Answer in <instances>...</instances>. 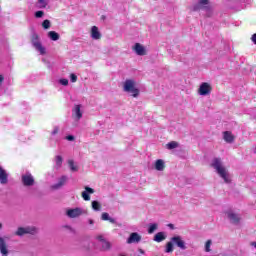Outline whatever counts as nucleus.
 <instances>
[{"label":"nucleus","mask_w":256,"mask_h":256,"mask_svg":"<svg viewBox=\"0 0 256 256\" xmlns=\"http://www.w3.org/2000/svg\"><path fill=\"white\" fill-rule=\"evenodd\" d=\"M210 166L213 167L215 173H217L224 183H231V174L229 173V170H227V167H225V164H223V160H221V158L212 159Z\"/></svg>","instance_id":"f257e3e1"},{"label":"nucleus","mask_w":256,"mask_h":256,"mask_svg":"<svg viewBox=\"0 0 256 256\" xmlns=\"http://www.w3.org/2000/svg\"><path fill=\"white\" fill-rule=\"evenodd\" d=\"M122 89L124 93H128L131 97H139L140 90L135 79H126L122 84Z\"/></svg>","instance_id":"f03ea898"},{"label":"nucleus","mask_w":256,"mask_h":256,"mask_svg":"<svg viewBox=\"0 0 256 256\" xmlns=\"http://www.w3.org/2000/svg\"><path fill=\"white\" fill-rule=\"evenodd\" d=\"M38 229L35 226L18 227L14 235L23 237V235H37Z\"/></svg>","instance_id":"7ed1b4c3"},{"label":"nucleus","mask_w":256,"mask_h":256,"mask_svg":"<svg viewBox=\"0 0 256 256\" xmlns=\"http://www.w3.org/2000/svg\"><path fill=\"white\" fill-rule=\"evenodd\" d=\"M66 215L70 219H77V217H81V215H87V210L79 207L72 208L66 211Z\"/></svg>","instance_id":"20e7f679"},{"label":"nucleus","mask_w":256,"mask_h":256,"mask_svg":"<svg viewBox=\"0 0 256 256\" xmlns=\"http://www.w3.org/2000/svg\"><path fill=\"white\" fill-rule=\"evenodd\" d=\"M32 45L36 49V51L40 52V55H45L46 49L43 44H41V41L39 40V36L37 34H34L32 36Z\"/></svg>","instance_id":"39448f33"},{"label":"nucleus","mask_w":256,"mask_h":256,"mask_svg":"<svg viewBox=\"0 0 256 256\" xmlns=\"http://www.w3.org/2000/svg\"><path fill=\"white\" fill-rule=\"evenodd\" d=\"M212 90L213 88L211 87V84L203 82L198 89V95L206 97L207 95H211Z\"/></svg>","instance_id":"423d86ee"},{"label":"nucleus","mask_w":256,"mask_h":256,"mask_svg":"<svg viewBox=\"0 0 256 256\" xmlns=\"http://www.w3.org/2000/svg\"><path fill=\"white\" fill-rule=\"evenodd\" d=\"M22 183L25 187H33L35 185V178L31 173H26L22 175Z\"/></svg>","instance_id":"0eeeda50"},{"label":"nucleus","mask_w":256,"mask_h":256,"mask_svg":"<svg viewBox=\"0 0 256 256\" xmlns=\"http://www.w3.org/2000/svg\"><path fill=\"white\" fill-rule=\"evenodd\" d=\"M226 217L231 221L234 225H237L239 221H241V217L238 214L233 212V210H228L225 212Z\"/></svg>","instance_id":"6e6552de"},{"label":"nucleus","mask_w":256,"mask_h":256,"mask_svg":"<svg viewBox=\"0 0 256 256\" xmlns=\"http://www.w3.org/2000/svg\"><path fill=\"white\" fill-rule=\"evenodd\" d=\"M134 53H136V55H139L140 57H143L144 55H147V50L145 49V46H143L140 43H136L133 47H132Z\"/></svg>","instance_id":"1a4fd4ad"},{"label":"nucleus","mask_w":256,"mask_h":256,"mask_svg":"<svg viewBox=\"0 0 256 256\" xmlns=\"http://www.w3.org/2000/svg\"><path fill=\"white\" fill-rule=\"evenodd\" d=\"M9 183V173L0 166V184L7 185Z\"/></svg>","instance_id":"9d476101"},{"label":"nucleus","mask_w":256,"mask_h":256,"mask_svg":"<svg viewBox=\"0 0 256 256\" xmlns=\"http://www.w3.org/2000/svg\"><path fill=\"white\" fill-rule=\"evenodd\" d=\"M72 117L76 121H79L83 117V112L81 111V105H75L72 109Z\"/></svg>","instance_id":"9b49d317"},{"label":"nucleus","mask_w":256,"mask_h":256,"mask_svg":"<svg viewBox=\"0 0 256 256\" xmlns=\"http://www.w3.org/2000/svg\"><path fill=\"white\" fill-rule=\"evenodd\" d=\"M172 243H174V245H177V247H179V249L185 250L187 249V246H185V241H183V239H181V236H174L171 238Z\"/></svg>","instance_id":"f8f14e48"},{"label":"nucleus","mask_w":256,"mask_h":256,"mask_svg":"<svg viewBox=\"0 0 256 256\" xmlns=\"http://www.w3.org/2000/svg\"><path fill=\"white\" fill-rule=\"evenodd\" d=\"M85 191L82 192V198L84 199V201H91V196L89 195H93V193H95V190L89 186H85Z\"/></svg>","instance_id":"ddd939ff"},{"label":"nucleus","mask_w":256,"mask_h":256,"mask_svg":"<svg viewBox=\"0 0 256 256\" xmlns=\"http://www.w3.org/2000/svg\"><path fill=\"white\" fill-rule=\"evenodd\" d=\"M90 37L91 39H94V41H99V39H101V32L99 31V28L97 26H92L90 31Z\"/></svg>","instance_id":"4468645a"},{"label":"nucleus","mask_w":256,"mask_h":256,"mask_svg":"<svg viewBox=\"0 0 256 256\" xmlns=\"http://www.w3.org/2000/svg\"><path fill=\"white\" fill-rule=\"evenodd\" d=\"M208 7L209 0H199V2L193 6V11H199V9H207Z\"/></svg>","instance_id":"2eb2a0df"},{"label":"nucleus","mask_w":256,"mask_h":256,"mask_svg":"<svg viewBox=\"0 0 256 256\" xmlns=\"http://www.w3.org/2000/svg\"><path fill=\"white\" fill-rule=\"evenodd\" d=\"M141 241V235L137 232H133L130 234L129 238L127 239V243L131 245L132 243H139Z\"/></svg>","instance_id":"dca6fc26"},{"label":"nucleus","mask_w":256,"mask_h":256,"mask_svg":"<svg viewBox=\"0 0 256 256\" xmlns=\"http://www.w3.org/2000/svg\"><path fill=\"white\" fill-rule=\"evenodd\" d=\"M0 253L2 256H7L9 254V250H7V243L3 237H0Z\"/></svg>","instance_id":"f3484780"},{"label":"nucleus","mask_w":256,"mask_h":256,"mask_svg":"<svg viewBox=\"0 0 256 256\" xmlns=\"http://www.w3.org/2000/svg\"><path fill=\"white\" fill-rule=\"evenodd\" d=\"M65 183H67V176H61L58 180V183L52 185L51 189H55V190L61 189V187H63Z\"/></svg>","instance_id":"a211bd4d"},{"label":"nucleus","mask_w":256,"mask_h":256,"mask_svg":"<svg viewBox=\"0 0 256 256\" xmlns=\"http://www.w3.org/2000/svg\"><path fill=\"white\" fill-rule=\"evenodd\" d=\"M154 168L156 171H165V161L163 159H158L154 163Z\"/></svg>","instance_id":"6ab92c4d"},{"label":"nucleus","mask_w":256,"mask_h":256,"mask_svg":"<svg viewBox=\"0 0 256 256\" xmlns=\"http://www.w3.org/2000/svg\"><path fill=\"white\" fill-rule=\"evenodd\" d=\"M223 139L226 143H233L235 141V136L230 131H225L223 133Z\"/></svg>","instance_id":"aec40b11"},{"label":"nucleus","mask_w":256,"mask_h":256,"mask_svg":"<svg viewBox=\"0 0 256 256\" xmlns=\"http://www.w3.org/2000/svg\"><path fill=\"white\" fill-rule=\"evenodd\" d=\"M165 239H167V236L165 235L164 232H158L154 236V241H156V243H161V241H165Z\"/></svg>","instance_id":"412c9836"},{"label":"nucleus","mask_w":256,"mask_h":256,"mask_svg":"<svg viewBox=\"0 0 256 256\" xmlns=\"http://www.w3.org/2000/svg\"><path fill=\"white\" fill-rule=\"evenodd\" d=\"M68 165H69L70 170L73 173H77V171H79V166L77 164H75V161H73L71 159L68 160Z\"/></svg>","instance_id":"4be33fe9"},{"label":"nucleus","mask_w":256,"mask_h":256,"mask_svg":"<svg viewBox=\"0 0 256 256\" xmlns=\"http://www.w3.org/2000/svg\"><path fill=\"white\" fill-rule=\"evenodd\" d=\"M48 37L51 39V41H59V33L55 31L48 32Z\"/></svg>","instance_id":"5701e85b"},{"label":"nucleus","mask_w":256,"mask_h":256,"mask_svg":"<svg viewBox=\"0 0 256 256\" xmlns=\"http://www.w3.org/2000/svg\"><path fill=\"white\" fill-rule=\"evenodd\" d=\"M101 219H102V221H109L110 223H115V219L111 218L109 216V213H107V212L102 213Z\"/></svg>","instance_id":"b1692460"},{"label":"nucleus","mask_w":256,"mask_h":256,"mask_svg":"<svg viewBox=\"0 0 256 256\" xmlns=\"http://www.w3.org/2000/svg\"><path fill=\"white\" fill-rule=\"evenodd\" d=\"M49 5V0H38L39 9H45Z\"/></svg>","instance_id":"393cba45"},{"label":"nucleus","mask_w":256,"mask_h":256,"mask_svg":"<svg viewBox=\"0 0 256 256\" xmlns=\"http://www.w3.org/2000/svg\"><path fill=\"white\" fill-rule=\"evenodd\" d=\"M102 245V251H109V249H111V243L107 240H104L103 243H101Z\"/></svg>","instance_id":"a878e982"},{"label":"nucleus","mask_w":256,"mask_h":256,"mask_svg":"<svg viewBox=\"0 0 256 256\" xmlns=\"http://www.w3.org/2000/svg\"><path fill=\"white\" fill-rule=\"evenodd\" d=\"M57 133H59V127L56 126L53 128V130L50 133V141H55V135H57Z\"/></svg>","instance_id":"bb28decb"},{"label":"nucleus","mask_w":256,"mask_h":256,"mask_svg":"<svg viewBox=\"0 0 256 256\" xmlns=\"http://www.w3.org/2000/svg\"><path fill=\"white\" fill-rule=\"evenodd\" d=\"M92 209L93 211H101V203L96 200L92 201Z\"/></svg>","instance_id":"cd10ccee"},{"label":"nucleus","mask_w":256,"mask_h":256,"mask_svg":"<svg viewBox=\"0 0 256 256\" xmlns=\"http://www.w3.org/2000/svg\"><path fill=\"white\" fill-rule=\"evenodd\" d=\"M157 227H158L157 223L150 224L148 227V233L150 235L155 233V231H157Z\"/></svg>","instance_id":"c85d7f7f"},{"label":"nucleus","mask_w":256,"mask_h":256,"mask_svg":"<svg viewBox=\"0 0 256 256\" xmlns=\"http://www.w3.org/2000/svg\"><path fill=\"white\" fill-rule=\"evenodd\" d=\"M167 149L171 150V149H177V147H179V143H177L176 141H172L168 144H166Z\"/></svg>","instance_id":"c756f323"},{"label":"nucleus","mask_w":256,"mask_h":256,"mask_svg":"<svg viewBox=\"0 0 256 256\" xmlns=\"http://www.w3.org/2000/svg\"><path fill=\"white\" fill-rule=\"evenodd\" d=\"M211 245H213V241L207 240L205 243V252L211 253Z\"/></svg>","instance_id":"7c9ffc66"},{"label":"nucleus","mask_w":256,"mask_h":256,"mask_svg":"<svg viewBox=\"0 0 256 256\" xmlns=\"http://www.w3.org/2000/svg\"><path fill=\"white\" fill-rule=\"evenodd\" d=\"M166 253H173V241L166 244Z\"/></svg>","instance_id":"2f4dec72"},{"label":"nucleus","mask_w":256,"mask_h":256,"mask_svg":"<svg viewBox=\"0 0 256 256\" xmlns=\"http://www.w3.org/2000/svg\"><path fill=\"white\" fill-rule=\"evenodd\" d=\"M55 162H56L57 167H61V165H63V157L56 156Z\"/></svg>","instance_id":"473e14b6"},{"label":"nucleus","mask_w":256,"mask_h":256,"mask_svg":"<svg viewBox=\"0 0 256 256\" xmlns=\"http://www.w3.org/2000/svg\"><path fill=\"white\" fill-rule=\"evenodd\" d=\"M43 29H50L51 28V21L49 20H44L42 23Z\"/></svg>","instance_id":"72a5a7b5"},{"label":"nucleus","mask_w":256,"mask_h":256,"mask_svg":"<svg viewBox=\"0 0 256 256\" xmlns=\"http://www.w3.org/2000/svg\"><path fill=\"white\" fill-rule=\"evenodd\" d=\"M59 84L63 85L64 87H67V85H69V80L66 78H62L59 80Z\"/></svg>","instance_id":"f704fd0d"},{"label":"nucleus","mask_w":256,"mask_h":256,"mask_svg":"<svg viewBox=\"0 0 256 256\" xmlns=\"http://www.w3.org/2000/svg\"><path fill=\"white\" fill-rule=\"evenodd\" d=\"M43 15H45V12H43V11H37V12H35V17H36V19H41V17H43Z\"/></svg>","instance_id":"c9c22d12"},{"label":"nucleus","mask_w":256,"mask_h":256,"mask_svg":"<svg viewBox=\"0 0 256 256\" xmlns=\"http://www.w3.org/2000/svg\"><path fill=\"white\" fill-rule=\"evenodd\" d=\"M96 240L99 241V243H103L104 241H106L104 235L96 236Z\"/></svg>","instance_id":"e433bc0d"},{"label":"nucleus","mask_w":256,"mask_h":256,"mask_svg":"<svg viewBox=\"0 0 256 256\" xmlns=\"http://www.w3.org/2000/svg\"><path fill=\"white\" fill-rule=\"evenodd\" d=\"M70 81L72 83H77V75L75 74H70Z\"/></svg>","instance_id":"4c0bfd02"},{"label":"nucleus","mask_w":256,"mask_h":256,"mask_svg":"<svg viewBox=\"0 0 256 256\" xmlns=\"http://www.w3.org/2000/svg\"><path fill=\"white\" fill-rule=\"evenodd\" d=\"M66 140H67V141H75V136H73V135H68V136H66Z\"/></svg>","instance_id":"58836bf2"},{"label":"nucleus","mask_w":256,"mask_h":256,"mask_svg":"<svg viewBox=\"0 0 256 256\" xmlns=\"http://www.w3.org/2000/svg\"><path fill=\"white\" fill-rule=\"evenodd\" d=\"M251 41L254 43V45H256V33L252 35Z\"/></svg>","instance_id":"ea45409f"},{"label":"nucleus","mask_w":256,"mask_h":256,"mask_svg":"<svg viewBox=\"0 0 256 256\" xmlns=\"http://www.w3.org/2000/svg\"><path fill=\"white\" fill-rule=\"evenodd\" d=\"M88 223H89V225H94V224H95V221H94L93 219H89V220H88Z\"/></svg>","instance_id":"a19ab883"},{"label":"nucleus","mask_w":256,"mask_h":256,"mask_svg":"<svg viewBox=\"0 0 256 256\" xmlns=\"http://www.w3.org/2000/svg\"><path fill=\"white\" fill-rule=\"evenodd\" d=\"M251 247H254L256 249V241L250 242Z\"/></svg>","instance_id":"79ce46f5"},{"label":"nucleus","mask_w":256,"mask_h":256,"mask_svg":"<svg viewBox=\"0 0 256 256\" xmlns=\"http://www.w3.org/2000/svg\"><path fill=\"white\" fill-rule=\"evenodd\" d=\"M3 75H0V84H2L3 83Z\"/></svg>","instance_id":"37998d69"},{"label":"nucleus","mask_w":256,"mask_h":256,"mask_svg":"<svg viewBox=\"0 0 256 256\" xmlns=\"http://www.w3.org/2000/svg\"><path fill=\"white\" fill-rule=\"evenodd\" d=\"M3 227V224L0 223V229Z\"/></svg>","instance_id":"c03bdc74"}]
</instances>
